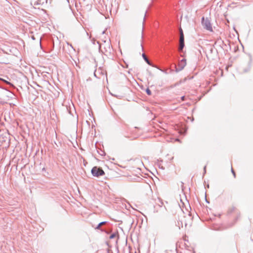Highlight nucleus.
Listing matches in <instances>:
<instances>
[{"mask_svg":"<svg viewBox=\"0 0 253 253\" xmlns=\"http://www.w3.org/2000/svg\"><path fill=\"white\" fill-rule=\"evenodd\" d=\"M181 99H182V100H184V96H182V97H181Z\"/></svg>","mask_w":253,"mask_h":253,"instance_id":"1a4fd4ad","label":"nucleus"},{"mask_svg":"<svg viewBox=\"0 0 253 253\" xmlns=\"http://www.w3.org/2000/svg\"><path fill=\"white\" fill-rule=\"evenodd\" d=\"M105 223H106L105 222H102L100 223L98 225V226L97 227V228H97V229H99V228H100V227L102 225H103L105 224Z\"/></svg>","mask_w":253,"mask_h":253,"instance_id":"39448f33","label":"nucleus"},{"mask_svg":"<svg viewBox=\"0 0 253 253\" xmlns=\"http://www.w3.org/2000/svg\"><path fill=\"white\" fill-rule=\"evenodd\" d=\"M117 235H118L117 233H113V234H112V235H110V236L109 237V238L110 239H113L115 237H116Z\"/></svg>","mask_w":253,"mask_h":253,"instance_id":"20e7f679","label":"nucleus"},{"mask_svg":"<svg viewBox=\"0 0 253 253\" xmlns=\"http://www.w3.org/2000/svg\"><path fill=\"white\" fill-rule=\"evenodd\" d=\"M91 173L92 175L96 177L102 176L105 174L104 171L100 168L94 167L91 169Z\"/></svg>","mask_w":253,"mask_h":253,"instance_id":"f257e3e1","label":"nucleus"},{"mask_svg":"<svg viewBox=\"0 0 253 253\" xmlns=\"http://www.w3.org/2000/svg\"><path fill=\"white\" fill-rule=\"evenodd\" d=\"M186 225H187V224H186V223H185V226H186Z\"/></svg>","mask_w":253,"mask_h":253,"instance_id":"9b49d317","label":"nucleus"},{"mask_svg":"<svg viewBox=\"0 0 253 253\" xmlns=\"http://www.w3.org/2000/svg\"><path fill=\"white\" fill-rule=\"evenodd\" d=\"M202 25L204 27V28L206 29L207 30L210 32L213 31L211 24L208 19H205L203 17Z\"/></svg>","mask_w":253,"mask_h":253,"instance_id":"f03ea898","label":"nucleus"},{"mask_svg":"<svg viewBox=\"0 0 253 253\" xmlns=\"http://www.w3.org/2000/svg\"><path fill=\"white\" fill-rule=\"evenodd\" d=\"M105 75L106 76V72L105 73ZM106 77H107V76H106Z\"/></svg>","mask_w":253,"mask_h":253,"instance_id":"9d476101","label":"nucleus"},{"mask_svg":"<svg viewBox=\"0 0 253 253\" xmlns=\"http://www.w3.org/2000/svg\"><path fill=\"white\" fill-rule=\"evenodd\" d=\"M143 57H144L145 60L149 64H150L148 59L146 57L145 54H143Z\"/></svg>","mask_w":253,"mask_h":253,"instance_id":"423d86ee","label":"nucleus"},{"mask_svg":"<svg viewBox=\"0 0 253 253\" xmlns=\"http://www.w3.org/2000/svg\"><path fill=\"white\" fill-rule=\"evenodd\" d=\"M180 39L179 50H182L184 46V38L183 31L181 28L180 29Z\"/></svg>","mask_w":253,"mask_h":253,"instance_id":"7ed1b4c3","label":"nucleus"},{"mask_svg":"<svg viewBox=\"0 0 253 253\" xmlns=\"http://www.w3.org/2000/svg\"><path fill=\"white\" fill-rule=\"evenodd\" d=\"M146 92H147L148 95H150L151 94V90L149 88H147L146 89Z\"/></svg>","mask_w":253,"mask_h":253,"instance_id":"0eeeda50","label":"nucleus"},{"mask_svg":"<svg viewBox=\"0 0 253 253\" xmlns=\"http://www.w3.org/2000/svg\"><path fill=\"white\" fill-rule=\"evenodd\" d=\"M231 171H232V173H233V174L234 175V177H236V174H235V171H234V169H233L232 167H231Z\"/></svg>","mask_w":253,"mask_h":253,"instance_id":"6e6552de","label":"nucleus"}]
</instances>
